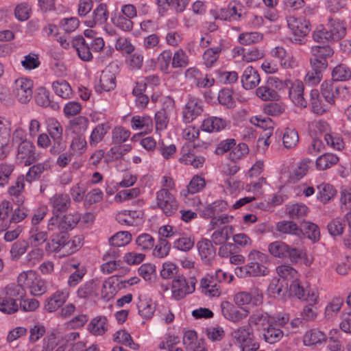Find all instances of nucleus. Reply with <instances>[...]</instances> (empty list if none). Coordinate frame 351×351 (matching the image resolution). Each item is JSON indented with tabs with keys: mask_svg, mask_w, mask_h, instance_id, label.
Segmentation results:
<instances>
[{
	"mask_svg": "<svg viewBox=\"0 0 351 351\" xmlns=\"http://www.w3.org/2000/svg\"><path fill=\"white\" fill-rule=\"evenodd\" d=\"M81 246V239L75 237L69 240L66 234L60 233L51 236L47 241L45 250L47 253H59V256H66L72 254Z\"/></svg>",
	"mask_w": 351,
	"mask_h": 351,
	"instance_id": "obj_1",
	"label": "nucleus"
},
{
	"mask_svg": "<svg viewBox=\"0 0 351 351\" xmlns=\"http://www.w3.org/2000/svg\"><path fill=\"white\" fill-rule=\"evenodd\" d=\"M18 283L16 287L18 293L23 288L29 289L30 293L35 296H40L47 291L45 281L34 270L21 272L18 276Z\"/></svg>",
	"mask_w": 351,
	"mask_h": 351,
	"instance_id": "obj_2",
	"label": "nucleus"
},
{
	"mask_svg": "<svg viewBox=\"0 0 351 351\" xmlns=\"http://www.w3.org/2000/svg\"><path fill=\"white\" fill-rule=\"evenodd\" d=\"M228 208L226 202L222 199H218L208 204L202 210V215L206 218H210V226L214 230L222 224L230 222L233 217L228 215H219V214L225 211Z\"/></svg>",
	"mask_w": 351,
	"mask_h": 351,
	"instance_id": "obj_3",
	"label": "nucleus"
},
{
	"mask_svg": "<svg viewBox=\"0 0 351 351\" xmlns=\"http://www.w3.org/2000/svg\"><path fill=\"white\" fill-rule=\"evenodd\" d=\"M269 252L274 257L289 258L291 263H296L304 258L306 253L301 249L292 247L281 241H276L268 245Z\"/></svg>",
	"mask_w": 351,
	"mask_h": 351,
	"instance_id": "obj_4",
	"label": "nucleus"
},
{
	"mask_svg": "<svg viewBox=\"0 0 351 351\" xmlns=\"http://www.w3.org/2000/svg\"><path fill=\"white\" fill-rule=\"evenodd\" d=\"M248 263L240 267L250 276H266L269 270L266 266L268 262V257L266 254L256 250L252 251L248 255Z\"/></svg>",
	"mask_w": 351,
	"mask_h": 351,
	"instance_id": "obj_5",
	"label": "nucleus"
},
{
	"mask_svg": "<svg viewBox=\"0 0 351 351\" xmlns=\"http://www.w3.org/2000/svg\"><path fill=\"white\" fill-rule=\"evenodd\" d=\"M234 343L241 351H257L259 344L254 341L253 329L249 325L240 326L232 332Z\"/></svg>",
	"mask_w": 351,
	"mask_h": 351,
	"instance_id": "obj_6",
	"label": "nucleus"
},
{
	"mask_svg": "<svg viewBox=\"0 0 351 351\" xmlns=\"http://www.w3.org/2000/svg\"><path fill=\"white\" fill-rule=\"evenodd\" d=\"M24 134L22 130H15L13 134V143L18 146V156L25 159V165H30L38 160V155L35 153V146L26 139H23Z\"/></svg>",
	"mask_w": 351,
	"mask_h": 351,
	"instance_id": "obj_7",
	"label": "nucleus"
},
{
	"mask_svg": "<svg viewBox=\"0 0 351 351\" xmlns=\"http://www.w3.org/2000/svg\"><path fill=\"white\" fill-rule=\"evenodd\" d=\"M196 283L197 280L193 277L186 279L184 276H177L171 283L172 297L176 300L184 298L195 291Z\"/></svg>",
	"mask_w": 351,
	"mask_h": 351,
	"instance_id": "obj_8",
	"label": "nucleus"
},
{
	"mask_svg": "<svg viewBox=\"0 0 351 351\" xmlns=\"http://www.w3.org/2000/svg\"><path fill=\"white\" fill-rule=\"evenodd\" d=\"M287 23L289 29L294 35V42L299 45L304 44V38L311 30V25L308 21L303 17H295L289 16L287 17Z\"/></svg>",
	"mask_w": 351,
	"mask_h": 351,
	"instance_id": "obj_9",
	"label": "nucleus"
},
{
	"mask_svg": "<svg viewBox=\"0 0 351 351\" xmlns=\"http://www.w3.org/2000/svg\"><path fill=\"white\" fill-rule=\"evenodd\" d=\"M284 86L282 81L275 77H270L267 82L258 87L256 93V95L263 101H274L279 99L278 90Z\"/></svg>",
	"mask_w": 351,
	"mask_h": 351,
	"instance_id": "obj_10",
	"label": "nucleus"
},
{
	"mask_svg": "<svg viewBox=\"0 0 351 351\" xmlns=\"http://www.w3.org/2000/svg\"><path fill=\"white\" fill-rule=\"evenodd\" d=\"M157 206L161 209L167 216L173 215L178 208V203L173 194L167 189H160L156 193Z\"/></svg>",
	"mask_w": 351,
	"mask_h": 351,
	"instance_id": "obj_11",
	"label": "nucleus"
},
{
	"mask_svg": "<svg viewBox=\"0 0 351 351\" xmlns=\"http://www.w3.org/2000/svg\"><path fill=\"white\" fill-rule=\"evenodd\" d=\"M204 112V102L200 99L190 96L186 103L182 119L184 123H189L200 116Z\"/></svg>",
	"mask_w": 351,
	"mask_h": 351,
	"instance_id": "obj_12",
	"label": "nucleus"
},
{
	"mask_svg": "<svg viewBox=\"0 0 351 351\" xmlns=\"http://www.w3.org/2000/svg\"><path fill=\"white\" fill-rule=\"evenodd\" d=\"M33 82L27 78H19L15 80L13 93L19 102L26 104L32 97Z\"/></svg>",
	"mask_w": 351,
	"mask_h": 351,
	"instance_id": "obj_13",
	"label": "nucleus"
},
{
	"mask_svg": "<svg viewBox=\"0 0 351 351\" xmlns=\"http://www.w3.org/2000/svg\"><path fill=\"white\" fill-rule=\"evenodd\" d=\"M290 291L299 299H302L313 303H317L319 301L317 293L315 291H311L307 286L304 287L302 285L299 278L291 282Z\"/></svg>",
	"mask_w": 351,
	"mask_h": 351,
	"instance_id": "obj_14",
	"label": "nucleus"
},
{
	"mask_svg": "<svg viewBox=\"0 0 351 351\" xmlns=\"http://www.w3.org/2000/svg\"><path fill=\"white\" fill-rule=\"evenodd\" d=\"M69 295V291L66 289L57 290L45 300V309L49 313L56 311L66 302Z\"/></svg>",
	"mask_w": 351,
	"mask_h": 351,
	"instance_id": "obj_15",
	"label": "nucleus"
},
{
	"mask_svg": "<svg viewBox=\"0 0 351 351\" xmlns=\"http://www.w3.org/2000/svg\"><path fill=\"white\" fill-rule=\"evenodd\" d=\"M221 313L223 316L230 322L239 323L245 319L249 313L248 311H240L232 303L223 301L221 304Z\"/></svg>",
	"mask_w": 351,
	"mask_h": 351,
	"instance_id": "obj_16",
	"label": "nucleus"
},
{
	"mask_svg": "<svg viewBox=\"0 0 351 351\" xmlns=\"http://www.w3.org/2000/svg\"><path fill=\"white\" fill-rule=\"evenodd\" d=\"M197 248L203 263L210 265L216 256V250L212 241L208 239H202L197 243Z\"/></svg>",
	"mask_w": 351,
	"mask_h": 351,
	"instance_id": "obj_17",
	"label": "nucleus"
},
{
	"mask_svg": "<svg viewBox=\"0 0 351 351\" xmlns=\"http://www.w3.org/2000/svg\"><path fill=\"white\" fill-rule=\"evenodd\" d=\"M193 145L190 143H185L182 149L181 154L182 157L180 158L181 162H184L185 165H191L194 168H200L203 167L205 162V158L203 156H195L194 154L191 152L193 150Z\"/></svg>",
	"mask_w": 351,
	"mask_h": 351,
	"instance_id": "obj_18",
	"label": "nucleus"
},
{
	"mask_svg": "<svg viewBox=\"0 0 351 351\" xmlns=\"http://www.w3.org/2000/svg\"><path fill=\"white\" fill-rule=\"evenodd\" d=\"M53 215L66 212L71 206V200L68 194L56 193L49 199Z\"/></svg>",
	"mask_w": 351,
	"mask_h": 351,
	"instance_id": "obj_19",
	"label": "nucleus"
},
{
	"mask_svg": "<svg viewBox=\"0 0 351 351\" xmlns=\"http://www.w3.org/2000/svg\"><path fill=\"white\" fill-rule=\"evenodd\" d=\"M200 289L202 293L208 297H219L221 293L219 284L211 274H207L202 278Z\"/></svg>",
	"mask_w": 351,
	"mask_h": 351,
	"instance_id": "obj_20",
	"label": "nucleus"
},
{
	"mask_svg": "<svg viewBox=\"0 0 351 351\" xmlns=\"http://www.w3.org/2000/svg\"><path fill=\"white\" fill-rule=\"evenodd\" d=\"M114 24L125 32H130L132 29V4L122 5L121 12L114 19Z\"/></svg>",
	"mask_w": 351,
	"mask_h": 351,
	"instance_id": "obj_21",
	"label": "nucleus"
},
{
	"mask_svg": "<svg viewBox=\"0 0 351 351\" xmlns=\"http://www.w3.org/2000/svg\"><path fill=\"white\" fill-rule=\"evenodd\" d=\"M152 128V119L147 115L133 117V130H139L140 132L133 134V141L136 142L142 134L149 132Z\"/></svg>",
	"mask_w": 351,
	"mask_h": 351,
	"instance_id": "obj_22",
	"label": "nucleus"
},
{
	"mask_svg": "<svg viewBox=\"0 0 351 351\" xmlns=\"http://www.w3.org/2000/svg\"><path fill=\"white\" fill-rule=\"evenodd\" d=\"M320 91L325 101L333 106L339 95L340 87L334 80L324 81L321 84Z\"/></svg>",
	"mask_w": 351,
	"mask_h": 351,
	"instance_id": "obj_23",
	"label": "nucleus"
},
{
	"mask_svg": "<svg viewBox=\"0 0 351 351\" xmlns=\"http://www.w3.org/2000/svg\"><path fill=\"white\" fill-rule=\"evenodd\" d=\"M289 96L292 102L300 108H306L307 101L304 97V84L300 80H295L291 84Z\"/></svg>",
	"mask_w": 351,
	"mask_h": 351,
	"instance_id": "obj_24",
	"label": "nucleus"
},
{
	"mask_svg": "<svg viewBox=\"0 0 351 351\" xmlns=\"http://www.w3.org/2000/svg\"><path fill=\"white\" fill-rule=\"evenodd\" d=\"M72 46L82 60L88 62L93 59L90 44L82 36H78L73 39Z\"/></svg>",
	"mask_w": 351,
	"mask_h": 351,
	"instance_id": "obj_25",
	"label": "nucleus"
},
{
	"mask_svg": "<svg viewBox=\"0 0 351 351\" xmlns=\"http://www.w3.org/2000/svg\"><path fill=\"white\" fill-rule=\"evenodd\" d=\"M99 286L98 279H91L82 284L77 291V296L82 299H92L98 296L97 290Z\"/></svg>",
	"mask_w": 351,
	"mask_h": 351,
	"instance_id": "obj_26",
	"label": "nucleus"
},
{
	"mask_svg": "<svg viewBox=\"0 0 351 351\" xmlns=\"http://www.w3.org/2000/svg\"><path fill=\"white\" fill-rule=\"evenodd\" d=\"M109 16V12L106 3H99L95 9L93 10L92 17L85 21L88 27H93L96 25H102L105 23Z\"/></svg>",
	"mask_w": 351,
	"mask_h": 351,
	"instance_id": "obj_27",
	"label": "nucleus"
},
{
	"mask_svg": "<svg viewBox=\"0 0 351 351\" xmlns=\"http://www.w3.org/2000/svg\"><path fill=\"white\" fill-rule=\"evenodd\" d=\"M260 75L254 68L251 66L246 67L241 76L243 87L246 90L254 88L260 82Z\"/></svg>",
	"mask_w": 351,
	"mask_h": 351,
	"instance_id": "obj_28",
	"label": "nucleus"
},
{
	"mask_svg": "<svg viewBox=\"0 0 351 351\" xmlns=\"http://www.w3.org/2000/svg\"><path fill=\"white\" fill-rule=\"evenodd\" d=\"M311 110L317 114L322 115L329 110L332 106L328 102H323L319 97L317 90H312L311 91Z\"/></svg>",
	"mask_w": 351,
	"mask_h": 351,
	"instance_id": "obj_29",
	"label": "nucleus"
},
{
	"mask_svg": "<svg viewBox=\"0 0 351 351\" xmlns=\"http://www.w3.org/2000/svg\"><path fill=\"white\" fill-rule=\"evenodd\" d=\"M227 122L225 119L217 117H210L204 120L202 124V130L207 132H218L226 127Z\"/></svg>",
	"mask_w": 351,
	"mask_h": 351,
	"instance_id": "obj_30",
	"label": "nucleus"
},
{
	"mask_svg": "<svg viewBox=\"0 0 351 351\" xmlns=\"http://www.w3.org/2000/svg\"><path fill=\"white\" fill-rule=\"evenodd\" d=\"M10 130L4 123V119L0 117V159L6 157L9 152Z\"/></svg>",
	"mask_w": 351,
	"mask_h": 351,
	"instance_id": "obj_31",
	"label": "nucleus"
},
{
	"mask_svg": "<svg viewBox=\"0 0 351 351\" xmlns=\"http://www.w3.org/2000/svg\"><path fill=\"white\" fill-rule=\"evenodd\" d=\"M87 329L93 335H103L108 330L107 318L104 316H99L92 319Z\"/></svg>",
	"mask_w": 351,
	"mask_h": 351,
	"instance_id": "obj_32",
	"label": "nucleus"
},
{
	"mask_svg": "<svg viewBox=\"0 0 351 351\" xmlns=\"http://www.w3.org/2000/svg\"><path fill=\"white\" fill-rule=\"evenodd\" d=\"M50 165L48 162H39L32 166L25 176V181L32 183L34 181L38 180L41 177L42 174L49 170Z\"/></svg>",
	"mask_w": 351,
	"mask_h": 351,
	"instance_id": "obj_33",
	"label": "nucleus"
},
{
	"mask_svg": "<svg viewBox=\"0 0 351 351\" xmlns=\"http://www.w3.org/2000/svg\"><path fill=\"white\" fill-rule=\"evenodd\" d=\"M206 185L205 180L199 176L193 177L186 189L180 192L182 197H188L189 194H195L201 191Z\"/></svg>",
	"mask_w": 351,
	"mask_h": 351,
	"instance_id": "obj_34",
	"label": "nucleus"
},
{
	"mask_svg": "<svg viewBox=\"0 0 351 351\" xmlns=\"http://www.w3.org/2000/svg\"><path fill=\"white\" fill-rule=\"evenodd\" d=\"M109 128L107 123H99L92 130L89 137L90 146L93 147H96L99 143L101 142Z\"/></svg>",
	"mask_w": 351,
	"mask_h": 351,
	"instance_id": "obj_35",
	"label": "nucleus"
},
{
	"mask_svg": "<svg viewBox=\"0 0 351 351\" xmlns=\"http://www.w3.org/2000/svg\"><path fill=\"white\" fill-rule=\"evenodd\" d=\"M329 29L333 41H338L343 38L346 34L345 24L339 19H331L328 22Z\"/></svg>",
	"mask_w": 351,
	"mask_h": 351,
	"instance_id": "obj_36",
	"label": "nucleus"
},
{
	"mask_svg": "<svg viewBox=\"0 0 351 351\" xmlns=\"http://www.w3.org/2000/svg\"><path fill=\"white\" fill-rule=\"evenodd\" d=\"M88 119L84 116L75 117L69 121L70 130L75 135H84L88 129Z\"/></svg>",
	"mask_w": 351,
	"mask_h": 351,
	"instance_id": "obj_37",
	"label": "nucleus"
},
{
	"mask_svg": "<svg viewBox=\"0 0 351 351\" xmlns=\"http://www.w3.org/2000/svg\"><path fill=\"white\" fill-rule=\"evenodd\" d=\"M99 91H110L116 87V77L113 73L108 70L102 71L99 80Z\"/></svg>",
	"mask_w": 351,
	"mask_h": 351,
	"instance_id": "obj_38",
	"label": "nucleus"
},
{
	"mask_svg": "<svg viewBox=\"0 0 351 351\" xmlns=\"http://www.w3.org/2000/svg\"><path fill=\"white\" fill-rule=\"evenodd\" d=\"M339 157L331 153H326L319 156L315 162L318 170H325L334 166L339 162Z\"/></svg>",
	"mask_w": 351,
	"mask_h": 351,
	"instance_id": "obj_39",
	"label": "nucleus"
},
{
	"mask_svg": "<svg viewBox=\"0 0 351 351\" xmlns=\"http://www.w3.org/2000/svg\"><path fill=\"white\" fill-rule=\"evenodd\" d=\"M276 230L281 234L300 236L302 230L292 221H281L276 223Z\"/></svg>",
	"mask_w": 351,
	"mask_h": 351,
	"instance_id": "obj_40",
	"label": "nucleus"
},
{
	"mask_svg": "<svg viewBox=\"0 0 351 351\" xmlns=\"http://www.w3.org/2000/svg\"><path fill=\"white\" fill-rule=\"evenodd\" d=\"M52 88L55 93L62 99H69L73 94L70 84L64 80L53 82Z\"/></svg>",
	"mask_w": 351,
	"mask_h": 351,
	"instance_id": "obj_41",
	"label": "nucleus"
},
{
	"mask_svg": "<svg viewBox=\"0 0 351 351\" xmlns=\"http://www.w3.org/2000/svg\"><path fill=\"white\" fill-rule=\"evenodd\" d=\"M80 337V333L77 332H71L66 334L63 337V341L68 344L69 349L66 351H82L85 348V343L79 341L75 342Z\"/></svg>",
	"mask_w": 351,
	"mask_h": 351,
	"instance_id": "obj_42",
	"label": "nucleus"
},
{
	"mask_svg": "<svg viewBox=\"0 0 351 351\" xmlns=\"http://www.w3.org/2000/svg\"><path fill=\"white\" fill-rule=\"evenodd\" d=\"M326 340V335L317 329L307 331L304 336V343L306 346H313L322 343Z\"/></svg>",
	"mask_w": 351,
	"mask_h": 351,
	"instance_id": "obj_43",
	"label": "nucleus"
},
{
	"mask_svg": "<svg viewBox=\"0 0 351 351\" xmlns=\"http://www.w3.org/2000/svg\"><path fill=\"white\" fill-rule=\"evenodd\" d=\"M117 50L125 56L126 62L132 66V43L130 38H119L116 43Z\"/></svg>",
	"mask_w": 351,
	"mask_h": 351,
	"instance_id": "obj_44",
	"label": "nucleus"
},
{
	"mask_svg": "<svg viewBox=\"0 0 351 351\" xmlns=\"http://www.w3.org/2000/svg\"><path fill=\"white\" fill-rule=\"evenodd\" d=\"M35 99L37 104L40 106L50 107L54 110L60 108L58 102L53 101L50 99L49 93L45 89H40L36 94Z\"/></svg>",
	"mask_w": 351,
	"mask_h": 351,
	"instance_id": "obj_45",
	"label": "nucleus"
},
{
	"mask_svg": "<svg viewBox=\"0 0 351 351\" xmlns=\"http://www.w3.org/2000/svg\"><path fill=\"white\" fill-rule=\"evenodd\" d=\"M343 299L340 297L333 298L325 308V317L327 319H333L341 308Z\"/></svg>",
	"mask_w": 351,
	"mask_h": 351,
	"instance_id": "obj_46",
	"label": "nucleus"
},
{
	"mask_svg": "<svg viewBox=\"0 0 351 351\" xmlns=\"http://www.w3.org/2000/svg\"><path fill=\"white\" fill-rule=\"evenodd\" d=\"M269 316L267 313L261 311L254 312L249 317L248 324L252 328L253 326H256L258 328L264 327L269 325Z\"/></svg>",
	"mask_w": 351,
	"mask_h": 351,
	"instance_id": "obj_47",
	"label": "nucleus"
},
{
	"mask_svg": "<svg viewBox=\"0 0 351 351\" xmlns=\"http://www.w3.org/2000/svg\"><path fill=\"white\" fill-rule=\"evenodd\" d=\"M233 228L231 226H224L221 229L215 230L212 236V241L217 245L226 243L232 234Z\"/></svg>",
	"mask_w": 351,
	"mask_h": 351,
	"instance_id": "obj_48",
	"label": "nucleus"
},
{
	"mask_svg": "<svg viewBox=\"0 0 351 351\" xmlns=\"http://www.w3.org/2000/svg\"><path fill=\"white\" fill-rule=\"evenodd\" d=\"M139 315L145 318H150L154 314L155 311V305L150 300L147 298L143 300L139 298V301L136 304Z\"/></svg>",
	"mask_w": 351,
	"mask_h": 351,
	"instance_id": "obj_49",
	"label": "nucleus"
},
{
	"mask_svg": "<svg viewBox=\"0 0 351 351\" xmlns=\"http://www.w3.org/2000/svg\"><path fill=\"white\" fill-rule=\"evenodd\" d=\"M221 52V45L207 49L203 53V60L207 67H211L218 60Z\"/></svg>",
	"mask_w": 351,
	"mask_h": 351,
	"instance_id": "obj_50",
	"label": "nucleus"
},
{
	"mask_svg": "<svg viewBox=\"0 0 351 351\" xmlns=\"http://www.w3.org/2000/svg\"><path fill=\"white\" fill-rule=\"evenodd\" d=\"M80 220L79 213L68 214L64 215L59 222V229L62 231L72 230Z\"/></svg>",
	"mask_w": 351,
	"mask_h": 351,
	"instance_id": "obj_51",
	"label": "nucleus"
},
{
	"mask_svg": "<svg viewBox=\"0 0 351 351\" xmlns=\"http://www.w3.org/2000/svg\"><path fill=\"white\" fill-rule=\"evenodd\" d=\"M282 337L283 332L273 324H269L263 333L265 341L269 343H275L279 341Z\"/></svg>",
	"mask_w": 351,
	"mask_h": 351,
	"instance_id": "obj_52",
	"label": "nucleus"
},
{
	"mask_svg": "<svg viewBox=\"0 0 351 351\" xmlns=\"http://www.w3.org/2000/svg\"><path fill=\"white\" fill-rule=\"evenodd\" d=\"M317 199L326 204L335 196L337 191L335 189L329 184L323 183L317 186Z\"/></svg>",
	"mask_w": 351,
	"mask_h": 351,
	"instance_id": "obj_53",
	"label": "nucleus"
},
{
	"mask_svg": "<svg viewBox=\"0 0 351 351\" xmlns=\"http://www.w3.org/2000/svg\"><path fill=\"white\" fill-rule=\"evenodd\" d=\"M299 141V135L296 130L286 128L282 134V143L285 147L291 149L296 146Z\"/></svg>",
	"mask_w": 351,
	"mask_h": 351,
	"instance_id": "obj_54",
	"label": "nucleus"
},
{
	"mask_svg": "<svg viewBox=\"0 0 351 351\" xmlns=\"http://www.w3.org/2000/svg\"><path fill=\"white\" fill-rule=\"evenodd\" d=\"M332 80L336 81H347L351 78V69L345 64L336 66L332 72Z\"/></svg>",
	"mask_w": 351,
	"mask_h": 351,
	"instance_id": "obj_55",
	"label": "nucleus"
},
{
	"mask_svg": "<svg viewBox=\"0 0 351 351\" xmlns=\"http://www.w3.org/2000/svg\"><path fill=\"white\" fill-rule=\"evenodd\" d=\"M311 164L310 160H303L297 162L291 172V178L295 181H298L303 178L307 173L309 165Z\"/></svg>",
	"mask_w": 351,
	"mask_h": 351,
	"instance_id": "obj_56",
	"label": "nucleus"
},
{
	"mask_svg": "<svg viewBox=\"0 0 351 351\" xmlns=\"http://www.w3.org/2000/svg\"><path fill=\"white\" fill-rule=\"evenodd\" d=\"M19 310L16 300L10 297H0V311L5 314H12Z\"/></svg>",
	"mask_w": 351,
	"mask_h": 351,
	"instance_id": "obj_57",
	"label": "nucleus"
},
{
	"mask_svg": "<svg viewBox=\"0 0 351 351\" xmlns=\"http://www.w3.org/2000/svg\"><path fill=\"white\" fill-rule=\"evenodd\" d=\"M276 271L282 278L290 280L291 282L298 279L299 274L298 271L289 265H282L276 268Z\"/></svg>",
	"mask_w": 351,
	"mask_h": 351,
	"instance_id": "obj_58",
	"label": "nucleus"
},
{
	"mask_svg": "<svg viewBox=\"0 0 351 351\" xmlns=\"http://www.w3.org/2000/svg\"><path fill=\"white\" fill-rule=\"evenodd\" d=\"M302 234L304 232L306 237L314 241L319 239L320 236L318 226L309 221H304L301 224Z\"/></svg>",
	"mask_w": 351,
	"mask_h": 351,
	"instance_id": "obj_59",
	"label": "nucleus"
},
{
	"mask_svg": "<svg viewBox=\"0 0 351 351\" xmlns=\"http://www.w3.org/2000/svg\"><path fill=\"white\" fill-rule=\"evenodd\" d=\"M263 35L256 32H244L239 35V42L243 45H250L262 40Z\"/></svg>",
	"mask_w": 351,
	"mask_h": 351,
	"instance_id": "obj_60",
	"label": "nucleus"
},
{
	"mask_svg": "<svg viewBox=\"0 0 351 351\" xmlns=\"http://www.w3.org/2000/svg\"><path fill=\"white\" fill-rule=\"evenodd\" d=\"M114 284V279L113 277L108 278L103 282L101 297L104 300L108 301L114 297L116 291Z\"/></svg>",
	"mask_w": 351,
	"mask_h": 351,
	"instance_id": "obj_61",
	"label": "nucleus"
},
{
	"mask_svg": "<svg viewBox=\"0 0 351 351\" xmlns=\"http://www.w3.org/2000/svg\"><path fill=\"white\" fill-rule=\"evenodd\" d=\"M132 235L129 232L121 231L112 236L110 240V244L114 247L125 246L131 241Z\"/></svg>",
	"mask_w": 351,
	"mask_h": 351,
	"instance_id": "obj_62",
	"label": "nucleus"
},
{
	"mask_svg": "<svg viewBox=\"0 0 351 351\" xmlns=\"http://www.w3.org/2000/svg\"><path fill=\"white\" fill-rule=\"evenodd\" d=\"M28 243L25 241H17L14 243L10 249V258L12 261H17L25 253Z\"/></svg>",
	"mask_w": 351,
	"mask_h": 351,
	"instance_id": "obj_63",
	"label": "nucleus"
},
{
	"mask_svg": "<svg viewBox=\"0 0 351 351\" xmlns=\"http://www.w3.org/2000/svg\"><path fill=\"white\" fill-rule=\"evenodd\" d=\"M189 64V58L182 49L176 51L172 56L171 66L173 68L186 67Z\"/></svg>",
	"mask_w": 351,
	"mask_h": 351,
	"instance_id": "obj_64",
	"label": "nucleus"
}]
</instances>
